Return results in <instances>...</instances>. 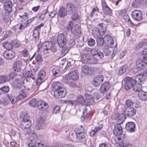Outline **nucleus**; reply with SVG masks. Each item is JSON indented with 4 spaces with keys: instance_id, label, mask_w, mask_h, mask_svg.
Returning <instances> with one entry per match:
<instances>
[{
    "instance_id": "nucleus-54",
    "label": "nucleus",
    "mask_w": 147,
    "mask_h": 147,
    "mask_svg": "<svg viewBox=\"0 0 147 147\" xmlns=\"http://www.w3.org/2000/svg\"><path fill=\"white\" fill-rule=\"evenodd\" d=\"M60 107L59 106H56L55 107L53 111V113L54 114H56L59 112Z\"/></svg>"
},
{
    "instance_id": "nucleus-30",
    "label": "nucleus",
    "mask_w": 147,
    "mask_h": 147,
    "mask_svg": "<svg viewBox=\"0 0 147 147\" xmlns=\"http://www.w3.org/2000/svg\"><path fill=\"white\" fill-rule=\"evenodd\" d=\"M138 95L140 99L142 100H147V92L143 91L140 92H138Z\"/></svg>"
},
{
    "instance_id": "nucleus-64",
    "label": "nucleus",
    "mask_w": 147,
    "mask_h": 147,
    "mask_svg": "<svg viewBox=\"0 0 147 147\" xmlns=\"http://www.w3.org/2000/svg\"><path fill=\"white\" fill-rule=\"evenodd\" d=\"M123 18L125 20L126 22H130V23H132V22L131 21L128 15H125L123 17Z\"/></svg>"
},
{
    "instance_id": "nucleus-33",
    "label": "nucleus",
    "mask_w": 147,
    "mask_h": 147,
    "mask_svg": "<svg viewBox=\"0 0 147 147\" xmlns=\"http://www.w3.org/2000/svg\"><path fill=\"white\" fill-rule=\"evenodd\" d=\"M134 85L132 87H133V89L135 92H142V86L141 84H138L136 85Z\"/></svg>"
},
{
    "instance_id": "nucleus-39",
    "label": "nucleus",
    "mask_w": 147,
    "mask_h": 147,
    "mask_svg": "<svg viewBox=\"0 0 147 147\" xmlns=\"http://www.w3.org/2000/svg\"><path fill=\"white\" fill-rule=\"evenodd\" d=\"M8 81V77L5 75L0 76V84L5 83Z\"/></svg>"
},
{
    "instance_id": "nucleus-18",
    "label": "nucleus",
    "mask_w": 147,
    "mask_h": 147,
    "mask_svg": "<svg viewBox=\"0 0 147 147\" xmlns=\"http://www.w3.org/2000/svg\"><path fill=\"white\" fill-rule=\"evenodd\" d=\"M3 54L5 57L8 59H11L15 56V53L11 50H6Z\"/></svg>"
},
{
    "instance_id": "nucleus-22",
    "label": "nucleus",
    "mask_w": 147,
    "mask_h": 147,
    "mask_svg": "<svg viewBox=\"0 0 147 147\" xmlns=\"http://www.w3.org/2000/svg\"><path fill=\"white\" fill-rule=\"evenodd\" d=\"M69 77L71 80H76L79 78V74L76 70H74L70 72L68 74Z\"/></svg>"
},
{
    "instance_id": "nucleus-49",
    "label": "nucleus",
    "mask_w": 147,
    "mask_h": 147,
    "mask_svg": "<svg viewBox=\"0 0 147 147\" xmlns=\"http://www.w3.org/2000/svg\"><path fill=\"white\" fill-rule=\"evenodd\" d=\"M78 101L79 103L83 104L84 103L85 100L84 99L82 96L80 95L78 97Z\"/></svg>"
},
{
    "instance_id": "nucleus-31",
    "label": "nucleus",
    "mask_w": 147,
    "mask_h": 147,
    "mask_svg": "<svg viewBox=\"0 0 147 147\" xmlns=\"http://www.w3.org/2000/svg\"><path fill=\"white\" fill-rule=\"evenodd\" d=\"M67 8L68 11L70 12L71 13H73L76 11L74 5L70 3H67Z\"/></svg>"
},
{
    "instance_id": "nucleus-47",
    "label": "nucleus",
    "mask_w": 147,
    "mask_h": 147,
    "mask_svg": "<svg viewBox=\"0 0 147 147\" xmlns=\"http://www.w3.org/2000/svg\"><path fill=\"white\" fill-rule=\"evenodd\" d=\"M4 46L7 49V50H11L12 48V45L8 42L4 43Z\"/></svg>"
},
{
    "instance_id": "nucleus-1",
    "label": "nucleus",
    "mask_w": 147,
    "mask_h": 147,
    "mask_svg": "<svg viewBox=\"0 0 147 147\" xmlns=\"http://www.w3.org/2000/svg\"><path fill=\"white\" fill-rule=\"evenodd\" d=\"M143 76V74L142 73L138 74L136 75L135 79L131 77H126L124 80L125 82L124 86L125 89L126 90H128L131 88L137 82H143L144 80Z\"/></svg>"
},
{
    "instance_id": "nucleus-41",
    "label": "nucleus",
    "mask_w": 147,
    "mask_h": 147,
    "mask_svg": "<svg viewBox=\"0 0 147 147\" xmlns=\"http://www.w3.org/2000/svg\"><path fill=\"white\" fill-rule=\"evenodd\" d=\"M40 34L38 30L34 28L33 31V36L35 39L38 40Z\"/></svg>"
},
{
    "instance_id": "nucleus-44",
    "label": "nucleus",
    "mask_w": 147,
    "mask_h": 147,
    "mask_svg": "<svg viewBox=\"0 0 147 147\" xmlns=\"http://www.w3.org/2000/svg\"><path fill=\"white\" fill-rule=\"evenodd\" d=\"M97 43L98 45L102 46L103 45L104 43H105V41L103 38L99 37L97 38Z\"/></svg>"
},
{
    "instance_id": "nucleus-6",
    "label": "nucleus",
    "mask_w": 147,
    "mask_h": 147,
    "mask_svg": "<svg viewBox=\"0 0 147 147\" xmlns=\"http://www.w3.org/2000/svg\"><path fill=\"white\" fill-rule=\"evenodd\" d=\"M99 25L102 28H104L103 30H101V32H100L98 29L96 28H94L92 30V34L94 37L96 38H99L100 35H103L106 32V27H103V24L100 23L99 24Z\"/></svg>"
},
{
    "instance_id": "nucleus-43",
    "label": "nucleus",
    "mask_w": 147,
    "mask_h": 147,
    "mask_svg": "<svg viewBox=\"0 0 147 147\" xmlns=\"http://www.w3.org/2000/svg\"><path fill=\"white\" fill-rule=\"evenodd\" d=\"M127 67V66L125 65L121 67L119 70L118 74L119 75L123 74L125 71Z\"/></svg>"
},
{
    "instance_id": "nucleus-11",
    "label": "nucleus",
    "mask_w": 147,
    "mask_h": 147,
    "mask_svg": "<svg viewBox=\"0 0 147 147\" xmlns=\"http://www.w3.org/2000/svg\"><path fill=\"white\" fill-rule=\"evenodd\" d=\"M133 19L138 21H140L142 19L141 11L139 10H134L132 13Z\"/></svg>"
},
{
    "instance_id": "nucleus-13",
    "label": "nucleus",
    "mask_w": 147,
    "mask_h": 147,
    "mask_svg": "<svg viewBox=\"0 0 147 147\" xmlns=\"http://www.w3.org/2000/svg\"><path fill=\"white\" fill-rule=\"evenodd\" d=\"M37 105L38 109L42 111L46 110L49 107L47 104L42 100L38 101L37 102Z\"/></svg>"
},
{
    "instance_id": "nucleus-58",
    "label": "nucleus",
    "mask_w": 147,
    "mask_h": 147,
    "mask_svg": "<svg viewBox=\"0 0 147 147\" xmlns=\"http://www.w3.org/2000/svg\"><path fill=\"white\" fill-rule=\"evenodd\" d=\"M68 51V50L66 47L62 49L61 51V54L62 56H64Z\"/></svg>"
},
{
    "instance_id": "nucleus-38",
    "label": "nucleus",
    "mask_w": 147,
    "mask_h": 147,
    "mask_svg": "<svg viewBox=\"0 0 147 147\" xmlns=\"http://www.w3.org/2000/svg\"><path fill=\"white\" fill-rule=\"evenodd\" d=\"M145 1V0H135L132 2L131 5L132 7H136L140 3H142Z\"/></svg>"
},
{
    "instance_id": "nucleus-46",
    "label": "nucleus",
    "mask_w": 147,
    "mask_h": 147,
    "mask_svg": "<svg viewBox=\"0 0 147 147\" xmlns=\"http://www.w3.org/2000/svg\"><path fill=\"white\" fill-rule=\"evenodd\" d=\"M26 76L28 78H31L32 79H34V74L32 73V71H28L26 72L25 74Z\"/></svg>"
},
{
    "instance_id": "nucleus-59",
    "label": "nucleus",
    "mask_w": 147,
    "mask_h": 147,
    "mask_svg": "<svg viewBox=\"0 0 147 147\" xmlns=\"http://www.w3.org/2000/svg\"><path fill=\"white\" fill-rule=\"evenodd\" d=\"M20 18L26 20L28 18V14L26 12H24V14L19 16Z\"/></svg>"
},
{
    "instance_id": "nucleus-24",
    "label": "nucleus",
    "mask_w": 147,
    "mask_h": 147,
    "mask_svg": "<svg viewBox=\"0 0 147 147\" xmlns=\"http://www.w3.org/2000/svg\"><path fill=\"white\" fill-rule=\"evenodd\" d=\"M22 67L21 62L20 61H17L14 64L13 68L15 71L18 72L21 70Z\"/></svg>"
},
{
    "instance_id": "nucleus-14",
    "label": "nucleus",
    "mask_w": 147,
    "mask_h": 147,
    "mask_svg": "<svg viewBox=\"0 0 147 147\" xmlns=\"http://www.w3.org/2000/svg\"><path fill=\"white\" fill-rule=\"evenodd\" d=\"M111 87L110 84L108 82H105L101 86L100 91L101 93H104L108 91Z\"/></svg>"
},
{
    "instance_id": "nucleus-10",
    "label": "nucleus",
    "mask_w": 147,
    "mask_h": 147,
    "mask_svg": "<svg viewBox=\"0 0 147 147\" xmlns=\"http://www.w3.org/2000/svg\"><path fill=\"white\" fill-rule=\"evenodd\" d=\"M125 115L129 117L134 116L136 113V111L133 107H126L124 111Z\"/></svg>"
},
{
    "instance_id": "nucleus-29",
    "label": "nucleus",
    "mask_w": 147,
    "mask_h": 147,
    "mask_svg": "<svg viewBox=\"0 0 147 147\" xmlns=\"http://www.w3.org/2000/svg\"><path fill=\"white\" fill-rule=\"evenodd\" d=\"M29 147H46L45 146L42 144L40 143L31 142L28 144Z\"/></svg>"
},
{
    "instance_id": "nucleus-52",
    "label": "nucleus",
    "mask_w": 147,
    "mask_h": 147,
    "mask_svg": "<svg viewBox=\"0 0 147 147\" xmlns=\"http://www.w3.org/2000/svg\"><path fill=\"white\" fill-rule=\"evenodd\" d=\"M60 72V70L59 68H54L52 71V73L54 76H57L58 74Z\"/></svg>"
},
{
    "instance_id": "nucleus-36",
    "label": "nucleus",
    "mask_w": 147,
    "mask_h": 147,
    "mask_svg": "<svg viewBox=\"0 0 147 147\" xmlns=\"http://www.w3.org/2000/svg\"><path fill=\"white\" fill-rule=\"evenodd\" d=\"M8 97L10 101L12 104H15L17 103L18 100L17 98L14 97L11 94H10L8 95Z\"/></svg>"
},
{
    "instance_id": "nucleus-45",
    "label": "nucleus",
    "mask_w": 147,
    "mask_h": 147,
    "mask_svg": "<svg viewBox=\"0 0 147 147\" xmlns=\"http://www.w3.org/2000/svg\"><path fill=\"white\" fill-rule=\"evenodd\" d=\"M134 102L131 100L129 99L126 100L125 101V108L126 107H133V105L134 104Z\"/></svg>"
},
{
    "instance_id": "nucleus-15",
    "label": "nucleus",
    "mask_w": 147,
    "mask_h": 147,
    "mask_svg": "<svg viewBox=\"0 0 147 147\" xmlns=\"http://www.w3.org/2000/svg\"><path fill=\"white\" fill-rule=\"evenodd\" d=\"M105 43L107 45L111 46L113 45L114 41L113 38L109 35H105L104 38Z\"/></svg>"
},
{
    "instance_id": "nucleus-40",
    "label": "nucleus",
    "mask_w": 147,
    "mask_h": 147,
    "mask_svg": "<svg viewBox=\"0 0 147 147\" xmlns=\"http://www.w3.org/2000/svg\"><path fill=\"white\" fill-rule=\"evenodd\" d=\"M86 101L88 102L90 104L93 103L94 102V101L93 99V97L91 95H87L86 96Z\"/></svg>"
},
{
    "instance_id": "nucleus-26",
    "label": "nucleus",
    "mask_w": 147,
    "mask_h": 147,
    "mask_svg": "<svg viewBox=\"0 0 147 147\" xmlns=\"http://www.w3.org/2000/svg\"><path fill=\"white\" fill-rule=\"evenodd\" d=\"M72 33L76 35H79L81 33L80 27L79 25L76 24L73 27Z\"/></svg>"
},
{
    "instance_id": "nucleus-4",
    "label": "nucleus",
    "mask_w": 147,
    "mask_h": 147,
    "mask_svg": "<svg viewBox=\"0 0 147 147\" xmlns=\"http://www.w3.org/2000/svg\"><path fill=\"white\" fill-rule=\"evenodd\" d=\"M22 119L21 122L20 127L22 129L24 130L29 128L32 125L30 117L27 114L26 115H22Z\"/></svg>"
},
{
    "instance_id": "nucleus-27",
    "label": "nucleus",
    "mask_w": 147,
    "mask_h": 147,
    "mask_svg": "<svg viewBox=\"0 0 147 147\" xmlns=\"http://www.w3.org/2000/svg\"><path fill=\"white\" fill-rule=\"evenodd\" d=\"M37 135L35 133L33 132L28 137L27 139L28 142L35 143L37 140Z\"/></svg>"
},
{
    "instance_id": "nucleus-2",
    "label": "nucleus",
    "mask_w": 147,
    "mask_h": 147,
    "mask_svg": "<svg viewBox=\"0 0 147 147\" xmlns=\"http://www.w3.org/2000/svg\"><path fill=\"white\" fill-rule=\"evenodd\" d=\"M54 91L53 95L56 98H61L64 97L66 93L65 89L63 87V85L59 82H55L51 85Z\"/></svg>"
},
{
    "instance_id": "nucleus-34",
    "label": "nucleus",
    "mask_w": 147,
    "mask_h": 147,
    "mask_svg": "<svg viewBox=\"0 0 147 147\" xmlns=\"http://www.w3.org/2000/svg\"><path fill=\"white\" fill-rule=\"evenodd\" d=\"M44 126L43 121L41 119H40L36 124V128L37 129H42Z\"/></svg>"
},
{
    "instance_id": "nucleus-35",
    "label": "nucleus",
    "mask_w": 147,
    "mask_h": 147,
    "mask_svg": "<svg viewBox=\"0 0 147 147\" xmlns=\"http://www.w3.org/2000/svg\"><path fill=\"white\" fill-rule=\"evenodd\" d=\"M103 10L105 13H110L111 12V10L106 3L102 4Z\"/></svg>"
},
{
    "instance_id": "nucleus-63",
    "label": "nucleus",
    "mask_w": 147,
    "mask_h": 147,
    "mask_svg": "<svg viewBox=\"0 0 147 147\" xmlns=\"http://www.w3.org/2000/svg\"><path fill=\"white\" fill-rule=\"evenodd\" d=\"M68 85L69 86L73 88H76L78 87L76 84L74 82H70L69 83Z\"/></svg>"
},
{
    "instance_id": "nucleus-21",
    "label": "nucleus",
    "mask_w": 147,
    "mask_h": 147,
    "mask_svg": "<svg viewBox=\"0 0 147 147\" xmlns=\"http://www.w3.org/2000/svg\"><path fill=\"white\" fill-rule=\"evenodd\" d=\"M81 70L82 72L86 74H91L94 72L92 68L86 65L82 66Z\"/></svg>"
},
{
    "instance_id": "nucleus-7",
    "label": "nucleus",
    "mask_w": 147,
    "mask_h": 147,
    "mask_svg": "<svg viewBox=\"0 0 147 147\" xmlns=\"http://www.w3.org/2000/svg\"><path fill=\"white\" fill-rule=\"evenodd\" d=\"M74 134L76 135L77 139L79 142L85 143L86 140V134L83 129L80 130V131H78V133L75 132Z\"/></svg>"
},
{
    "instance_id": "nucleus-28",
    "label": "nucleus",
    "mask_w": 147,
    "mask_h": 147,
    "mask_svg": "<svg viewBox=\"0 0 147 147\" xmlns=\"http://www.w3.org/2000/svg\"><path fill=\"white\" fill-rule=\"evenodd\" d=\"M90 58L88 54H84L81 56V59L82 62L84 63H89Z\"/></svg>"
},
{
    "instance_id": "nucleus-56",
    "label": "nucleus",
    "mask_w": 147,
    "mask_h": 147,
    "mask_svg": "<svg viewBox=\"0 0 147 147\" xmlns=\"http://www.w3.org/2000/svg\"><path fill=\"white\" fill-rule=\"evenodd\" d=\"M73 23L72 22H70L69 24L67 26V28L68 30H71L72 32Z\"/></svg>"
},
{
    "instance_id": "nucleus-23",
    "label": "nucleus",
    "mask_w": 147,
    "mask_h": 147,
    "mask_svg": "<svg viewBox=\"0 0 147 147\" xmlns=\"http://www.w3.org/2000/svg\"><path fill=\"white\" fill-rule=\"evenodd\" d=\"M98 50L97 48H93L90 50L91 54L93 55H97L100 59L103 57V54L101 52H98Z\"/></svg>"
},
{
    "instance_id": "nucleus-12",
    "label": "nucleus",
    "mask_w": 147,
    "mask_h": 147,
    "mask_svg": "<svg viewBox=\"0 0 147 147\" xmlns=\"http://www.w3.org/2000/svg\"><path fill=\"white\" fill-rule=\"evenodd\" d=\"M5 11L8 13H11L12 11L13 4L12 2L10 0H7L4 3Z\"/></svg>"
},
{
    "instance_id": "nucleus-53",
    "label": "nucleus",
    "mask_w": 147,
    "mask_h": 147,
    "mask_svg": "<svg viewBox=\"0 0 147 147\" xmlns=\"http://www.w3.org/2000/svg\"><path fill=\"white\" fill-rule=\"evenodd\" d=\"M88 45L91 47L93 46L95 44V42L93 38L90 39L88 42Z\"/></svg>"
},
{
    "instance_id": "nucleus-32",
    "label": "nucleus",
    "mask_w": 147,
    "mask_h": 147,
    "mask_svg": "<svg viewBox=\"0 0 147 147\" xmlns=\"http://www.w3.org/2000/svg\"><path fill=\"white\" fill-rule=\"evenodd\" d=\"M19 95L18 96L17 98L18 101L21 100L26 96V94L25 92V90L23 89L19 91Z\"/></svg>"
},
{
    "instance_id": "nucleus-61",
    "label": "nucleus",
    "mask_w": 147,
    "mask_h": 147,
    "mask_svg": "<svg viewBox=\"0 0 147 147\" xmlns=\"http://www.w3.org/2000/svg\"><path fill=\"white\" fill-rule=\"evenodd\" d=\"M9 103V98H5L2 101V104L4 105H8Z\"/></svg>"
},
{
    "instance_id": "nucleus-8",
    "label": "nucleus",
    "mask_w": 147,
    "mask_h": 147,
    "mask_svg": "<svg viewBox=\"0 0 147 147\" xmlns=\"http://www.w3.org/2000/svg\"><path fill=\"white\" fill-rule=\"evenodd\" d=\"M57 40L59 46L61 48H63L66 43V36L62 34H59L58 36Z\"/></svg>"
},
{
    "instance_id": "nucleus-57",
    "label": "nucleus",
    "mask_w": 147,
    "mask_h": 147,
    "mask_svg": "<svg viewBox=\"0 0 147 147\" xmlns=\"http://www.w3.org/2000/svg\"><path fill=\"white\" fill-rule=\"evenodd\" d=\"M147 44L145 41L143 42H140L136 48L137 49H139L142 47L146 45Z\"/></svg>"
},
{
    "instance_id": "nucleus-48",
    "label": "nucleus",
    "mask_w": 147,
    "mask_h": 147,
    "mask_svg": "<svg viewBox=\"0 0 147 147\" xmlns=\"http://www.w3.org/2000/svg\"><path fill=\"white\" fill-rule=\"evenodd\" d=\"M45 72L44 70H42L39 73L38 77L41 79H43L45 76Z\"/></svg>"
},
{
    "instance_id": "nucleus-9",
    "label": "nucleus",
    "mask_w": 147,
    "mask_h": 147,
    "mask_svg": "<svg viewBox=\"0 0 147 147\" xmlns=\"http://www.w3.org/2000/svg\"><path fill=\"white\" fill-rule=\"evenodd\" d=\"M104 80V77L102 75H98L95 77L93 80L92 85L95 87L100 86Z\"/></svg>"
},
{
    "instance_id": "nucleus-5",
    "label": "nucleus",
    "mask_w": 147,
    "mask_h": 147,
    "mask_svg": "<svg viewBox=\"0 0 147 147\" xmlns=\"http://www.w3.org/2000/svg\"><path fill=\"white\" fill-rule=\"evenodd\" d=\"M143 59H139L136 61V68L138 70H140L143 69L147 64V59L146 56H143Z\"/></svg>"
},
{
    "instance_id": "nucleus-17",
    "label": "nucleus",
    "mask_w": 147,
    "mask_h": 147,
    "mask_svg": "<svg viewBox=\"0 0 147 147\" xmlns=\"http://www.w3.org/2000/svg\"><path fill=\"white\" fill-rule=\"evenodd\" d=\"M114 117L115 119L117 120L118 124H119L122 123L125 119V115L122 114L116 113L115 114Z\"/></svg>"
},
{
    "instance_id": "nucleus-19",
    "label": "nucleus",
    "mask_w": 147,
    "mask_h": 147,
    "mask_svg": "<svg viewBox=\"0 0 147 147\" xmlns=\"http://www.w3.org/2000/svg\"><path fill=\"white\" fill-rule=\"evenodd\" d=\"M122 128L119 124H116L115 126L113 134L115 135L119 136L122 134Z\"/></svg>"
},
{
    "instance_id": "nucleus-3",
    "label": "nucleus",
    "mask_w": 147,
    "mask_h": 147,
    "mask_svg": "<svg viewBox=\"0 0 147 147\" xmlns=\"http://www.w3.org/2000/svg\"><path fill=\"white\" fill-rule=\"evenodd\" d=\"M42 48L45 54L51 53L52 52L56 51V47L53 45L51 41H46L42 45Z\"/></svg>"
},
{
    "instance_id": "nucleus-37",
    "label": "nucleus",
    "mask_w": 147,
    "mask_h": 147,
    "mask_svg": "<svg viewBox=\"0 0 147 147\" xmlns=\"http://www.w3.org/2000/svg\"><path fill=\"white\" fill-rule=\"evenodd\" d=\"M25 90H30L32 92H34L36 90V86L32 84H29L26 86H24Z\"/></svg>"
},
{
    "instance_id": "nucleus-62",
    "label": "nucleus",
    "mask_w": 147,
    "mask_h": 147,
    "mask_svg": "<svg viewBox=\"0 0 147 147\" xmlns=\"http://www.w3.org/2000/svg\"><path fill=\"white\" fill-rule=\"evenodd\" d=\"M83 116H82L81 117V120L82 121H84L85 118V116H86L87 117L88 115V113L86 112V111L85 110L83 112Z\"/></svg>"
},
{
    "instance_id": "nucleus-42",
    "label": "nucleus",
    "mask_w": 147,
    "mask_h": 147,
    "mask_svg": "<svg viewBox=\"0 0 147 147\" xmlns=\"http://www.w3.org/2000/svg\"><path fill=\"white\" fill-rule=\"evenodd\" d=\"M9 13L6 12L3 15V20L5 22H8L10 20V16L9 14Z\"/></svg>"
},
{
    "instance_id": "nucleus-25",
    "label": "nucleus",
    "mask_w": 147,
    "mask_h": 147,
    "mask_svg": "<svg viewBox=\"0 0 147 147\" xmlns=\"http://www.w3.org/2000/svg\"><path fill=\"white\" fill-rule=\"evenodd\" d=\"M67 14V11L65 7L63 6L60 9L58 15L60 17L63 18Z\"/></svg>"
},
{
    "instance_id": "nucleus-55",
    "label": "nucleus",
    "mask_w": 147,
    "mask_h": 147,
    "mask_svg": "<svg viewBox=\"0 0 147 147\" xmlns=\"http://www.w3.org/2000/svg\"><path fill=\"white\" fill-rule=\"evenodd\" d=\"M35 59L38 63H40L42 61V59L41 55L38 54L36 55L35 57Z\"/></svg>"
},
{
    "instance_id": "nucleus-50",
    "label": "nucleus",
    "mask_w": 147,
    "mask_h": 147,
    "mask_svg": "<svg viewBox=\"0 0 147 147\" xmlns=\"http://www.w3.org/2000/svg\"><path fill=\"white\" fill-rule=\"evenodd\" d=\"M37 103L35 99L33 98L29 102V104L31 106L33 107H35Z\"/></svg>"
},
{
    "instance_id": "nucleus-20",
    "label": "nucleus",
    "mask_w": 147,
    "mask_h": 147,
    "mask_svg": "<svg viewBox=\"0 0 147 147\" xmlns=\"http://www.w3.org/2000/svg\"><path fill=\"white\" fill-rule=\"evenodd\" d=\"M135 124L133 122H129L126 124L125 129L129 132H133L134 131Z\"/></svg>"
},
{
    "instance_id": "nucleus-60",
    "label": "nucleus",
    "mask_w": 147,
    "mask_h": 147,
    "mask_svg": "<svg viewBox=\"0 0 147 147\" xmlns=\"http://www.w3.org/2000/svg\"><path fill=\"white\" fill-rule=\"evenodd\" d=\"M76 11V10L75 11V12H74L73 13H72V15L71 17L72 19L73 20H76L77 19L78 17V15Z\"/></svg>"
},
{
    "instance_id": "nucleus-51",
    "label": "nucleus",
    "mask_w": 147,
    "mask_h": 147,
    "mask_svg": "<svg viewBox=\"0 0 147 147\" xmlns=\"http://www.w3.org/2000/svg\"><path fill=\"white\" fill-rule=\"evenodd\" d=\"M0 90L4 92L7 93L9 90V88L8 86H4L0 88Z\"/></svg>"
},
{
    "instance_id": "nucleus-16",
    "label": "nucleus",
    "mask_w": 147,
    "mask_h": 147,
    "mask_svg": "<svg viewBox=\"0 0 147 147\" xmlns=\"http://www.w3.org/2000/svg\"><path fill=\"white\" fill-rule=\"evenodd\" d=\"M22 82L19 78H16L11 82L12 86L16 88H21L22 85Z\"/></svg>"
}]
</instances>
